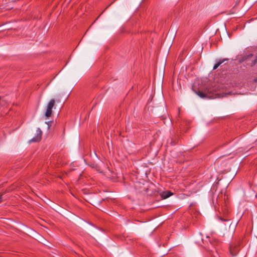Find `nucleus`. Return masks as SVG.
Segmentation results:
<instances>
[{
  "mask_svg": "<svg viewBox=\"0 0 257 257\" xmlns=\"http://www.w3.org/2000/svg\"><path fill=\"white\" fill-rule=\"evenodd\" d=\"M55 101L54 99H52L50 100L48 104H47L45 116L47 118H49L51 116L52 113V108L54 106Z\"/></svg>",
  "mask_w": 257,
  "mask_h": 257,
  "instance_id": "1",
  "label": "nucleus"
},
{
  "mask_svg": "<svg viewBox=\"0 0 257 257\" xmlns=\"http://www.w3.org/2000/svg\"><path fill=\"white\" fill-rule=\"evenodd\" d=\"M42 132L40 128H38L36 131V136L33 138L30 141V142H38L41 141L42 139Z\"/></svg>",
  "mask_w": 257,
  "mask_h": 257,
  "instance_id": "2",
  "label": "nucleus"
},
{
  "mask_svg": "<svg viewBox=\"0 0 257 257\" xmlns=\"http://www.w3.org/2000/svg\"><path fill=\"white\" fill-rule=\"evenodd\" d=\"M196 93L202 98H214L215 97L210 93H205L201 91H198L196 92Z\"/></svg>",
  "mask_w": 257,
  "mask_h": 257,
  "instance_id": "3",
  "label": "nucleus"
},
{
  "mask_svg": "<svg viewBox=\"0 0 257 257\" xmlns=\"http://www.w3.org/2000/svg\"><path fill=\"white\" fill-rule=\"evenodd\" d=\"M229 250H230V254L232 255V256H235L237 252H238V247L236 246H233V245H231L230 246V248H229Z\"/></svg>",
  "mask_w": 257,
  "mask_h": 257,
  "instance_id": "4",
  "label": "nucleus"
},
{
  "mask_svg": "<svg viewBox=\"0 0 257 257\" xmlns=\"http://www.w3.org/2000/svg\"><path fill=\"white\" fill-rule=\"evenodd\" d=\"M173 193L170 191H167L163 192L162 196L164 199H166L171 196Z\"/></svg>",
  "mask_w": 257,
  "mask_h": 257,
  "instance_id": "5",
  "label": "nucleus"
},
{
  "mask_svg": "<svg viewBox=\"0 0 257 257\" xmlns=\"http://www.w3.org/2000/svg\"><path fill=\"white\" fill-rule=\"evenodd\" d=\"M227 59H224L222 60H219L213 66V69H216L222 63H223Z\"/></svg>",
  "mask_w": 257,
  "mask_h": 257,
  "instance_id": "6",
  "label": "nucleus"
},
{
  "mask_svg": "<svg viewBox=\"0 0 257 257\" xmlns=\"http://www.w3.org/2000/svg\"><path fill=\"white\" fill-rule=\"evenodd\" d=\"M46 123H47L48 124V129H49L50 126L51 125V123H52V122L51 121H49V122H46Z\"/></svg>",
  "mask_w": 257,
  "mask_h": 257,
  "instance_id": "7",
  "label": "nucleus"
},
{
  "mask_svg": "<svg viewBox=\"0 0 257 257\" xmlns=\"http://www.w3.org/2000/svg\"><path fill=\"white\" fill-rule=\"evenodd\" d=\"M257 63V56L256 57L255 59L254 60L253 64H255Z\"/></svg>",
  "mask_w": 257,
  "mask_h": 257,
  "instance_id": "8",
  "label": "nucleus"
},
{
  "mask_svg": "<svg viewBox=\"0 0 257 257\" xmlns=\"http://www.w3.org/2000/svg\"><path fill=\"white\" fill-rule=\"evenodd\" d=\"M2 195L0 194V203L2 202Z\"/></svg>",
  "mask_w": 257,
  "mask_h": 257,
  "instance_id": "9",
  "label": "nucleus"
},
{
  "mask_svg": "<svg viewBox=\"0 0 257 257\" xmlns=\"http://www.w3.org/2000/svg\"><path fill=\"white\" fill-rule=\"evenodd\" d=\"M221 220L222 221H226V219H223L222 218H220Z\"/></svg>",
  "mask_w": 257,
  "mask_h": 257,
  "instance_id": "10",
  "label": "nucleus"
}]
</instances>
